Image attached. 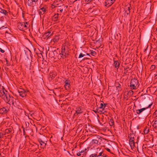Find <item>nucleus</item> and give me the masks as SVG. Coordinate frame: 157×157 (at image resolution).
<instances>
[{
  "mask_svg": "<svg viewBox=\"0 0 157 157\" xmlns=\"http://www.w3.org/2000/svg\"><path fill=\"white\" fill-rule=\"evenodd\" d=\"M114 63L113 64L114 67L117 69L119 68L120 65V63L118 60H114Z\"/></svg>",
  "mask_w": 157,
  "mask_h": 157,
  "instance_id": "nucleus-12",
  "label": "nucleus"
},
{
  "mask_svg": "<svg viewBox=\"0 0 157 157\" xmlns=\"http://www.w3.org/2000/svg\"><path fill=\"white\" fill-rule=\"evenodd\" d=\"M59 38L58 36H56L53 39V41L54 42H56L58 40Z\"/></svg>",
  "mask_w": 157,
  "mask_h": 157,
  "instance_id": "nucleus-27",
  "label": "nucleus"
},
{
  "mask_svg": "<svg viewBox=\"0 0 157 157\" xmlns=\"http://www.w3.org/2000/svg\"><path fill=\"white\" fill-rule=\"evenodd\" d=\"M155 65H151L150 67V69L151 70H154L155 68Z\"/></svg>",
  "mask_w": 157,
  "mask_h": 157,
  "instance_id": "nucleus-30",
  "label": "nucleus"
},
{
  "mask_svg": "<svg viewBox=\"0 0 157 157\" xmlns=\"http://www.w3.org/2000/svg\"><path fill=\"white\" fill-rule=\"evenodd\" d=\"M23 133H24V135H25V130L24 128L23 129Z\"/></svg>",
  "mask_w": 157,
  "mask_h": 157,
  "instance_id": "nucleus-47",
  "label": "nucleus"
},
{
  "mask_svg": "<svg viewBox=\"0 0 157 157\" xmlns=\"http://www.w3.org/2000/svg\"><path fill=\"white\" fill-rule=\"evenodd\" d=\"M52 35V33L51 31L47 32L44 34V36H47L48 38L51 36Z\"/></svg>",
  "mask_w": 157,
  "mask_h": 157,
  "instance_id": "nucleus-18",
  "label": "nucleus"
},
{
  "mask_svg": "<svg viewBox=\"0 0 157 157\" xmlns=\"http://www.w3.org/2000/svg\"><path fill=\"white\" fill-rule=\"evenodd\" d=\"M99 113L101 114H106L107 113V111L105 110V108L102 109L101 110H100Z\"/></svg>",
  "mask_w": 157,
  "mask_h": 157,
  "instance_id": "nucleus-17",
  "label": "nucleus"
},
{
  "mask_svg": "<svg viewBox=\"0 0 157 157\" xmlns=\"http://www.w3.org/2000/svg\"><path fill=\"white\" fill-rule=\"evenodd\" d=\"M103 157H107V155L105 154H103Z\"/></svg>",
  "mask_w": 157,
  "mask_h": 157,
  "instance_id": "nucleus-44",
  "label": "nucleus"
},
{
  "mask_svg": "<svg viewBox=\"0 0 157 157\" xmlns=\"http://www.w3.org/2000/svg\"><path fill=\"white\" fill-rule=\"evenodd\" d=\"M84 150H82L81 151H80V153H83L84 152Z\"/></svg>",
  "mask_w": 157,
  "mask_h": 157,
  "instance_id": "nucleus-46",
  "label": "nucleus"
},
{
  "mask_svg": "<svg viewBox=\"0 0 157 157\" xmlns=\"http://www.w3.org/2000/svg\"><path fill=\"white\" fill-rule=\"evenodd\" d=\"M139 82L136 79L133 78L131 80L130 86L131 89H136L139 87Z\"/></svg>",
  "mask_w": 157,
  "mask_h": 157,
  "instance_id": "nucleus-2",
  "label": "nucleus"
},
{
  "mask_svg": "<svg viewBox=\"0 0 157 157\" xmlns=\"http://www.w3.org/2000/svg\"><path fill=\"white\" fill-rule=\"evenodd\" d=\"M76 109V113L75 114V115L76 114L78 115V114L81 113L83 112L82 109L80 107L77 108Z\"/></svg>",
  "mask_w": 157,
  "mask_h": 157,
  "instance_id": "nucleus-14",
  "label": "nucleus"
},
{
  "mask_svg": "<svg viewBox=\"0 0 157 157\" xmlns=\"http://www.w3.org/2000/svg\"><path fill=\"white\" fill-rule=\"evenodd\" d=\"M153 126L154 128H157V120L154 121V124L153 125Z\"/></svg>",
  "mask_w": 157,
  "mask_h": 157,
  "instance_id": "nucleus-24",
  "label": "nucleus"
},
{
  "mask_svg": "<svg viewBox=\"0 0 157 157\" xmlns=\"http://www.w3.org/2000/svg\"><path fill=\"white\" fill-rule=\"evenodd\" d=\"M18 92L19 95L22 98L25 97L26 95L27 92L24 89L21 88L18 89Z\"/></svg>",
  "mask_w": 157,
  "mask_h": 157,
  "instance_id": "nucleus-8",
  "label": "nucleus"
},
{
  "mask_svg": "<svg viewBox=\"0 0 157 157\" xmlns=\"http://www.w3.org/2000/svg\"><path fill=\"white\" fill-rule=\"evenodd\" d=\"M61 7V6H59V7Z\"/></svg>",
  "mask_w": 157,
  "mask_h": 157,
  "instance_id": "nucleus-55",
  "label": "nucleus"
},
{
  "mask_svg": "<svg viewBox=\"0 0 157 157\" xmlns=\"http://www.w3.org/2000/svg\"><path fill=\"white\" fill-rule=\"evenodd\" d=\"M58 15L59 14H55V15L54 16V18L55 19V21H57V19L58 17Z\"/></svg>",
  "mask_w": 157,
  "mask_h": 157,
  "instance_id": "nucleus-26",
  "label": "nucleus"
},
{
  "mask_svg": "<svg viewBox=\"0 0 157 157\" xmlns=\"http://www.w3.org/2000/svg\"><path fill=\"white\" fill-rule=\"evenodd\" d=\"M126 12L127 13V14H129L130 13V7H126L125 8Z\"/></svg>",
  "mask_w": 157,
  "mask_h": 157,
  "instance_id": "nucleus-21",
  "label": "nucleus"
},
{
  "mask_svg": "<svg viewBox=\"0 0 157 157\" xmlns=\"http://www.w3.org/2000/svg\"><path fill=\"white\" fill-rule=\"evenodd\" d=\"M3 134L0 133V138H2L3 137Z\"/></svg>",
  "mask_w": 157,
  "mask_h": 157,
  "instance_id": "nucleus-42",
  "label": "nucleus"
},
{
  "mask_svg": "<svg viewBox=\"0 0 157 157\" xmlns=\"http://www.w3.org/2000/svg\"><path fill=\"white\" fill-rule=\"evenodd\" d=\"M149 130L148 128L145 127L144 129V133L147 134L149 132Z\"/></svg>",
  "mask_w": 157,
  "mask_h": 157,
  "instance_id": "nucleus-20",
  "label": "nucleus"
},
{
  "mask_svg": "<svg viewBox=\"0 0 157 157\" xmlns=\"http://www.w3.org/2000/svg\"><path fill=\"white\" fill-rule=\"evenodd\" d=\"M0 13H3L6 16L8 14V12L6 10L1 8H0Z\"/></svg>",
  "mask_w": 157,
  "mask_h": 157,
  "instance_id": "nucleus-16",
  "label": "nucleus"
},
{
  "mask_svg": "<svg viewBox=\"0 0 157 157\" xmlns=\"http://www.w3.org/2000/svg\"><path fill=\"white\" fill-rule=\"evenodd\" d=\"M98 155H97V154H92L90 155L89 157H98Z\"/></svg>",
  "mask_w": 157,
  "mask_h": 157,
  "instance_id": "nucleus-33",
  "label": "nucleus"
},
{
  "mask_svg": "<svg viewBox=\"0 0 157 157\" xmlns=\"http://www.w3.org/2000/svg\"><path fill=\"white\" fill-rule=\"evenodd\" d=\"M6 62H7V60L6 59Z\"/></svg>",
  "mask_w": 157,
  "mask_h": 157,
  "instance_id": "nucleus-53",
  "label": "nucleus"
},
{
  "mask_svg": "<svg viewBox=\"0 0 157 157\" xmlns=\"http://www.w3.org/2000/svg\"><path fill=\"white\" fill-rule=\"evenodd\" d=\"M115 0H106L105 6L109 7L112 5L114 2Z\"/></svg>",
  "mask_w": 157,
  "mask_h": 157,
  "instance_id": "nucleus-10",
  "label": "nucleus"
},
{
  "mask_svg": "<svg viewBox=\"0 0 157 157\" xmlns=\"http://www.w3.org/2000/svg\"><path fill=\"white\" fill-rule=\"evenodd\" d=\"M103 154H104L102 151L98 155V156H102L103 157Z\"/></svg>",
  "mask_w": 157,
  "mask_h": 157,
  "instance_id": "nucleus-34",
  "label": "nucleus"
},
{
  "mask_svg": "<svg viewBox=\"0 0 157 157\" xmlns=\"http://www.w3.org/2000/svg\"><path fill=\"white\" fill-rule=\"evenodd\" d=\"M1 153H0V156H1Z\"/></svg>",
  "mask_w": 157,
  "mask_h": 157,
  "instance_id": "nucleus-54",
  "label": "nucleus"
},
{
  "mask_svg": "<svg viewBox=\"0 0 157 157\" xmlns=\"http://www.w3.org/2000/svg\"><path fill=\"white\" fill-rule=\"evenodd\" d=\"M116 87H117V88L120 87L121 88V85L119 83L116 84Z\"/></svg>",
  "mask_w": 157,
  "mask_h": 157,
  "instance_id": "nucleus-36",
  "label": "nucleus"
},
{
  "mask_svg": "<svg viewBox=\"0 0 157 157\" xmlns=\"http://www.w3.org/2000/svg\"><path fill=\"white\" fill-rule=\"evenodd\" d=\"M98 141L97 140L94 139L92 140V143L93 144H98Z\"/></svg>",
  "mask_w": 157,
  "mask_h": 157,
  "instance_id": "nucleus-25",
  "label": "nucleus"
},
{
  "mask_svg": "<svg viewBox=\"0 0 157 157\" xmlns=\"http://www.w3.org/2000/svg\"><path fill=\"white\" fill-rule=\"evenodd\" d=\"M106 105V104H103V103H101L100 106L98 108L100 109H104V108H105Z\"/></svg>",
  "mask_w": 157,
  "mask_h": 157,
  "instance_id": "nucleus-19",
  "label": "nucleus"
},
{
  "mask_svg": "<svg viewBox=\"0 0 157 157\" xmlns=\"http://www.w3.org/2000/svg\"><path fill=\"white\" fill-rule=\"evenodd\" d=\"M81 153H80V152H78L77 154V155L78 156H80L81 154Z\"/></svg>",
  "mask_w": 157,
  "mask_h": 157,
  "instance_id": "nucleus-43",
  "label": "nucleus"
},
{
  "mask_svg": "<svg viewBox=\"0 0 157 157\" xmlns=\"http://www.w3.org/2000/svg\"><path fill=\"white\" fill-rule=\"evenodd\" d=\"M4 100L10 105H13L15 106L16 99L12 96H11L10 94L8 97H6Z\"/></svg>",
  "mask_w": 157,
  "mask_h": 157,
  "instance_id": "nucleus-5",
  "label": "nucleus"
},
{
  "mask_svg": "<svg viewBox=\"0 0 157 157\" xmlns=\"http://www.w3.org/2000/svg\"><path fill=\"white\" fill-rule=\"evenodd\" d=\"M49 55L51 54V56H50V57H52L54 56V53H53V52L52 51H51L50 52V53H49Z\"/></svg>",
  "mask_w": 157,
  "mask_h": 157,
  "instance_id": "nucleus-32",
  "label": "nucleus"
},
{
  "mask_svg": "<svg viewBox=\"0 0 157 157\" xmlns=\"http://www.w3.org/2000/svg\"><path fill=\"white\" fill-rule=\"evenodd\" d=\"M154 115H156V117H157V110H156L154 113Z\"/></svg>",
  "mask_w": 157,
  "mask_h": 157,
  "instance_id": "nucleus-40",
  "label": "nucleus"
},
{
  "mask_svg": "<svg viewBox=\"0 0 157 157\" xmlns=\"http://www.w3.org/2000/svg\"><path fill=\"white\" fill-rule=\"evenodd\" d=\"M128 68H124V74H126L127 73V72H128V70H127V69Z\"/></svg>",
  "mask_w": 157,
  "mask_h": 157,
  "instance_id": "nucleus-35",
  "label": "nucleus"
},
{
  "mask_svg": "<svg viewBox=\"0 0 157 157\" xmlns=\"http://www.w3.org/2000/svg\"><path fill=\"white\" fill-rule=\"evenodd\" d=\"M106 150H107V151H108L109 152H110V149L109 148H107L106 149Z\"/></svg>",
  "mask_w": 157,
  "mask_h": 157,
  "instance_id": "nucleus-45",
  "label": "nucleus"
},
{
  "mask_svg": "<svg viewBox=\"0 0 157 157\" xmlns=\"http://www.w3.org/2000/svg\"><path fill=\"white\" fill-rule=\"evenodd\" d=\"M36 3L33 0H28L27 2V4L29 6L34 7Z\"/></svg>",
  "mask_w": 157,
  "mask_h": 157,
  "instance_id": "nucleus-11",
  "label": "nucleus"
},
{
  "mask_svg": "<svg viewBox=\"0 0 157 157\" xmlns=\"http://www.w3.org/2000/svg\"><path fill=\"white\" fill-rule=\"evenodd\" d=\"M65 7H66L67 8V6H65Z\"/></svg>",
  "mask_w": 157,
  "mask_h": 157,
  "instance_id": "nucleus-52",
  "label": "nucleus"
},
{
  "mask_svg": "<svg viewBox=\"0 0 157 157\" xmlns=\"http://www.w3.org/2000/svg\"><path fill=\"white\" fill-rule=\"evenodd\" d=\"M49 0H44V2H47V1H48Z\"/></svg>",
  "mask_w": 157,
  "mask_h": 157,
  "instance_id": "nucleus-49",
  "label": "nucleus"
},
{
  "mask_svg": "<svg viewBox=\"0 0 157 157\" xmlns=\"http://www.w3.org/2000/svg\"><path fill=\"white\" fill-rule=\"evenodd\" d=\"M86 56V55L83 54L82 53H80L79 55V58H81Z\"/></svg>",
  "mask_w": 157,
  "mask_h": 157,
  "instance_id": "nucleus-31",
  "label": "nucleus"
},
{
  "mask_svg": "<svg viewBox=\"0 0 157 157\" xmlns=\"http://www.w3.org/2000/svg\"><path fill=\"white\" fill-rule=\"evenodd\" d=\"M93 0H86V2L87 3H89V2L92 1Z\"/></svg>",
  "mask_w": 157,
  "mask_h": 157,
  "instance_id": "nucleus-41",
  "label": "nucleus"
},
{
  "mask_svg": "<svg viewBox=\"0 0 157 157\" xmlns=\"http://www.w3.org/2000/svg\"><path fill=\"white\" fill-rule=\"evenodd\" d=\"M5 132L8 134L11 132L12 131V129L10 128L9 129H6L5 130Z\"/></svg>",
  "mask_w": 157,
  "mask_h": 157,
  "instance_id": "nucleus-23",
  "label": "nucleus"
},
{
  "mask_svg": "<svg viewBox=\"0 0 157 157\" xmlns=\"http://www.w3.org/2000/svg\"><path fill=\"white\" fill-rule=\"evenodd\" d=\"M155 59H157V54L155 56Z\"/></svg>",
  "mask_w": 157,
  "mask_h": 157,
  "instance_id": "nucleus-48",
  "label": "nucleus"
},
{
  "mask_svg": "<svg viewBox=\"0 0 157 157\" xmlns=\"http://www.w3.org/2000/svg\"><path fill=\"white\" fill-rule=\"evenodd\" d=\"M39 142L40 143V145L42 146V147H45L46 144L42 140L40 139H39Z\"/></svg>",
  "mask_w": 157,
  "mask_h": 157,
  "instance_id": "nucleus-15",
  "label": "nucleus"
},
{
  "mask_svg": "<svg viewBox=\"0 0 157 157\" xmlns=\"http://www.w3.org/2000/svg\"><path fill=\"white\" fill-rule=\"evenodd\" d=\"M0 89H1L0 90V97L4 100L6 97L9 96L10 94L3 86L0 87Z\"/></svg>",
  "mask_w": 157,
  "mask_h": 157,
  "instance_id": "nucleus-4",
  "label": "nucleus"
},
{
  "mask_svg": "<svg viewBox=\"0 0 157 157\" xmlns=\"http://www.w3.org/2000/svg\"><path fill=\"white\" fill-rule=\"evenodd\" d=\"M109 124L111 126H113L114 125V122L113 119H111L109 121Z\"/></svg>",
  "mask_w": 157,
  "mask_h": 157,
  "instance_id": "nucleus-22",
  "label": "nucleus"
},
{
  "mask_svg": "<svg viewBox=\"0 0 157 157\" xmlns=\"http://www.w3.org/2000/svg\"><path fill=\"white\" fill-rule=\"evenodd\" d=\"M40 9L39 10L38 13L41 16V15L44 14L46 11L47 7L46 5L41 4L40 5Z\"/></svg>",
  "mask_w": 157,
  "mask_h": 157,
  "instance_id": "nucleus-6",
  "label": "nucleus"
},
{
  "mask_svg": "<svg viewBox=\"0 0 157 157\" xmlns=\"http://www.w3.org/2000/svg\"><path fill=\"white\" fill-rule=\"evenodd\" d=\"M58 10H59L60 12L61 13H62L63 12V9L59 8V9H58Z\"/></svg>",
  "mask_w": 157,
  "mask_h": 157,
  "instance_id": "nucleus-38",
  "label": "nucleus"
},
{
  "mask_svg": "<svg viewBox=\"0 0 157 157\" xmlns=\"http://www.w3.org/2000/svg\"><path fill=\"white\" fill-rule=\"evenodd\" d=\"M60 1L61 0H59Z\"/></svg>",
  "mask_w": 157,
  "mask_h": 157,
  "instance_id": "nucleus-56",
  "label": "nucleus"
},
{
  "mask_svg": "<svg viewBox=\"0 0 157 157\" xmlns=\"http://www.w3.org/2000/svg\"><path fill=\"white\" fill-rule=\"evenodd\" d=\"M135 135L133 133H130L128 136L129 138V144L132 149H134L136 147V144L134 141Z\"/></svg>",
  "mask_w": 157,
  "mask_h": 157,
  "instance_id": "nucleus-1",
  "label": "nucleus"
},
{
  "mask_svg": "<svg viewBox=\"0 0 157 157\" xmlns=\"http://www.w3.org/2000/svg\"><path fill=\"white\" fill-rule=\"evenodd\" d=\"M152 105V104L149 105L148 107H146V108H142L140 109H136V112L137 114L138 115H139L140 113H142L146 109H147L148 108L150 107V106Z\"/></svg>",
  "mask_w": 157,
  "mask_h": 157,
  "instance_id": "nucleus-9",
  "label": "nucleus"
},
{
  "mask_svg": "<svg viewBox=\"0 0 157 157\" xmlns=\"http://www.w3.org/2000/svg\"><path fill=\"white\" fill-rule=\"evenodd\" d=\"M90 54L92 56H94L96 54V53L95 51H91Z\"/></svg>",
  "mask_w": 157,
  "mask_h": 157,
  "instance_id": "nucleus-28",
  "label": "nucleus"
},
{
  "mask_svg": "<svg viewBox=\"0 0 157 157\" xmlns=\"http://www.w3.org/2000/svg\"><path fill=\"white\" fill-rule=\"evenodd\" d=\"M29 26L27 22L19 23L17 24V27L20 30L25 31L27 30Z\"/></svg>",
  "mask_w": 157,
  "mask_h": 157,
  "instance_id": "nucleus-3",
  "label": "nucleus"
},
{
  "mask_svg": "<svg viewBox=\"0 0 157 157\" xmlns=\"http://www.w3.org/2000/svg\"><path fill=\"white\" fill-rule=\"evenodd\" d=\"M117 90L118 91H120L121 90V88L120 87L117 88V87H116Z\"/></svg>",
  "mask_w": 157,
  "mask_h": 157,
  "instance_id": "nucleus-37",
  "label": "nucleus"
},
{
  "mask_svg": "<svg viewBox=\"0 0 157 157\" xmlns=\"http://www.w3.org/2000/svg\"><path fill=\"white\" fill-rule=\"evenodd\" d=\"M1 109L3 111V113H6L7 112V110L4 107L2 108Z\"/></svg>",
  "mask_w": 157,
  "mask_h": 157,
  "instance_id": "nucleus-29",
  "label": "nucleus"
},
{
  "mask_svg": "<svg viewBox=\"0 0 157 157\" xmlns=\"http://www.w3.org/2000/svg\"><path fill=\"white\" fill-rule=\"evenodd\" d=\"M67 54V51L66 50L65 47H63L62 48V51L61 53L59 54V56L64 59L66 57V56Z\"/></svg>",
  "mask_w": 157,
  "mask_h": 157,
  "instance_id": "nucleus-7",
  "label": "nucleus"
},
{
  "mask_svg": "<svg viewBox=\"0 0 157 157\" xmlns=\"http://www.w3.org/2000/svg\"><path fill=\"white\" fill-rule=\"evenodd\" d=\"M94 111L95 113H96L97 112L96 111V110H94Z\"/></svg>",
  "mask_w": 157,
  "mask_h": 157,
  "instance_id": "nucleus-50",
  "label": "nucleus"
},
{
  "mask_svg": "<svg viewBox=\"0 0 157 157\" xmlns=\"http://www.w3.org/2000/svg\"><path fill=\"white\" fill-rule=\"evenodd\" d=\"M86 55L90 56L89 54H88V53H86Z\"/></svg>",
  "mask_w": 157,
  "mask_h": 157,
  "instance_id": "nucleus-51",
  "label": "nucleus"
},
{
  "mask_svg": "<svg viewBox=\"0 0 157 157\" xmlns=\"http://www.w3.org/2000/svg\"><path fill=\"white\" fill-rule=\"evenodd\" d=\"M70 82L68 80H66L65 82L64 87L66 90H68L70 88Z\"/></svg>",
  "mask_w": 157,
  "mask_h": 157,
  "instance_id": "nucleus-13",
  "label": "nucleus"
},
{
  "mask_svg": "<svg viewBox=\"0 0 157 157\" xmlns=\"http://www.w3.org/2000/svg\"><path fill=\"white\" fill-rule=\"evenodd\" d=\"M0 51L2 53H4L5 52V51L2 49L1 48H0Z\"/></svg>",
  "mask_w": 157,
  "mask_h": 157,
  "instance_id": "nucleus-39",
  "label": "nucleus"
}]
</instances>
